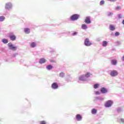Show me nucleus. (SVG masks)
<instances>
[{
    "mask_svg": "<svg viewBox=\"0 0 124 124\" xmlns=\"http://www.w3.org/2000/svg\"><path fill=\"white\" fill-rule=\"evenodd\" d=\"M79 18H80V15L75 14L70 17V20L74 22V21H77V20H78Z\"/></svg>",
    "mask_w": 124,
    "mask_h": 124,
    "instance_id": "obj_1",
    "label": "nucleus"
},
{
    "mask_svg": "<svg viewBox=\"0 0 124 124\" xmlns=\"http://www.w3.org/2000/svg\"><path fill=\"white\" fill-rule=\"evenodd\" d=\"M8 47L9 50H12V51H16L18 48L17 46L12 44L11 43H9L8 44Z\"/></svg>",
    "mask_w": 124,
    "mask_h": 124,
    "instance_id": "obj_2",
    "label": "nucleus"
},
{
    "mask_svg": "<svg viewBox=\"0 0 124 124\" xmlns=\"http://www.w3.org/2000/svg\"><path fill=\"white\" fill-rule=\"evenodd\" d=\"M109 75L111 77H116L119 75V72L116 70H111L109 73Z\"/></svg>",
    "mask_w": 124,
    "mask_h": 124,
    "instance_id": "obj_3",
    "label": "nucleus"
},
{
    "mask_svg": "<svg viewBox=\"0 0 124 124\" xmlns=\"http://www.w3.org/2000/svg\"><path fill=\"white\" fill-rule=\"evenodd\" d=\"M13 5L11 2H7L5 5V9L6 10H10V9H12Z\"/></svg>",
    "mask_w": 124,
    "mask_h": 124,
    "instance_id": "obj_4",
    "label": "nucleus"
},
{
    "mask_svg": "<svg viewBox=\"0 0 124 124\" xmlns=\"http://www.w3.org/2000/svg\"><path fill=\"white\" fill-rule=\"evenodd\" d=\"M112 104H113V101L109 100L106 102L105 106L106 108H109V107H111V106H112Z\"/></svg>",
    "mask_w": 124,
    "mask_h": 124,
    "instance_id": "obj_5",
    "label": "nucleus"
},
{
    "mask_svg": "<svg viewBox=\"0 0 124 124\" xmlns=\"http://www.w3.org/2000/svg\"><path fill=\"white\" fill-rule=\"evenodd\" d=\"M84 45L85 46H87V47H89V46H91L92 45V43L90 42V40L89 38H86L84 40Z\"/></svg>",
    "mask_w": 124,
    "mask_h": 124,
    "instance_id": "obj_6",
    "label": "nucleus"
},
{
    "mask_svg": "<svg viewBox=\"0 0 124 124\" xmlns=\"http://www.w3.org/2000/svg\"><path fill=\"white\" fill-rule=\"evenodd\" d=\"M51 89L52 90H58L59 89V84L57 82H53L51 84Z\"/></svg>",
    "mask_w": 124,
    "mask_h": 124,
    "instance_id": "obj_7",
    "label": "nucleus"
},
{
    "mask_svg": "<svg viewBox=\"0 0 124 124\" xmlns=\"http://www.w3.org/2000/svg\"><path fill=\"white\" fill-rule=\"evenodd\" d=\"M78 80H79V81H82L83 82H88L87 79L85 77V75L80 76L78 78Z\"/></svg>",
    "mask_w": 124,
    "mask_h": 124,
    "instance_id": "obj_8",
    "label": "nucleus"
},
{
    "mask_svg": "<svg viewBox=\"0 0 124 124\" xmlns=\"http://www.w3.org/2000/svg\"><path fill=\"white\" fill-rule=\"evenodd\" d=\"M76 119L78 122H80V121H82L83 120V117H82V115L79 114H78L76 116Z\"/></svg>",
    "mask_w": 124,
    "mask_h": 124,
    "instance_id": "obj_9",
    "label": "nucleus"
},
{
    "mask_svg": "<svg viewBox=\"0 0 124 124\" xmlns=\"http://www.w3.org/2000/svg\"><path fill=\"white\" fill-rule=\"evenodd\" d=\"M100 91V93H101L103 94L107 93H108V90H107L105 87L101 88Z\"/></svg>",
    "mask_w": 124,
    "mask_h": 124,
    "instance_id": "obj_10",
    "label": "nucleus"
},
{
    "mask_svg": "<svg viewBox=\"0 0 124 124\" xmlns=\"http://www.w3.org/2000/svg\"><path fill=\"white\" fill-rule=\"evenodd\" d=\"M9 37L12 41H15V40H16V36L14 34H11V33L9 34Z\"/></svg>",
    "mask_w": 124,
    "mask_h": 124,
    "instance_id": "obj_11",
    "label": "nucleus"
},
{
    "mask_svg": "<svg viewBox=\"0 0 124 124\" xmlns=\"http://www.w3.org/2000/svg\"><path fill=\"white\" fill-rule=\"evenodd\" d=\"M104 98L101 97H95L93 101H103Z\"/></svg>",
    "mask_w": 124,
    "mask_h": 124,
    "instance_id": "obj_12",
    "label": "nucleus"
},
{
    "mask_svg": "<svg viewBox=\"0 0 124 124\" xmlns=\"http://www.w3.org/2000/svg\"><path fill=\"white\" fill-rule=\"evenodd\" d=\"M84 22L86 24H91V23H92V21H91V17L87 16Z\"/></svg>",
    "mask_w": 124,
    "mask_h": 124,
    "instance_id": "obj_13",
    "label": "nucleus"
},
{
    "mask_svg": "<svg viewBox=\"0 0 124 124\" xmlns=\"http://www.w3.org/2000/svg\"><path fill=\"white\" fill-rule=\"evenodd\" d=\"M65 81L67 82V83H68V82H71V81H72V77H71L70 75H68L67 77L65 78Z\"/></svg>",
    "mask_w": 124,
    "mask_h": 124,
    "instance_id": "obj_14",
    "label": "nucleus"
},
{
    "mask_svg": "<svg viewBox=\"0 0 124 124\" xmlns=\"http://www.w3.org/2000/svg\"><path fill=\"white\" fill-rule=\"evenodd\" d=\"M39 62L41 64H42V63H45V62H46V59L44 58H41L39 60Z\"/></svg>",
    "mask_w": 124,
    "mask_h": 124,
    "instance_id": "obj_15",
    "label": "nucleus"
},
{
    "mask_svg": "<svg viewBox=\"0 0 124 124\" xmlns=\"http://www.w3.org/2000/svg\"><path fill=\"white\" fill-rule=\"evenodd\" d=\"M109 29L110 31H115V30H116V28L113 25H110L109 26Z\"/></svg>",
    "mask_w": 124,
    "mask_h": 124,
    "instance_id": "obj_16",
    "label": "nucleus"
},
{
    "mask_svg": "<svg viewBox=\"0 0 124 124\" xmlns=\"http://www.w3.org/2000/svg\"><path fill=\"white\" fill-rule=\"evenodd\" d=\"M24 32L27 34H29L31 32V29L28 28H24Z\"/></svg>",
    "mask_w": 124,
    "mask_h": 124,
    "instance_id": "obj_17",
    "label": "nucleus"
},
{
    "mask_svg": "<svg viewBox=\"0 0 124 124\" xmlns=\"http://www.w3.org/2000/svg\"><path fill=\"white\" fill-rule=\"evenodd\" d=\"M92 115H95L97 113V109L95 108H93L91 110Z\"/></svg>",
    "mask_w": 124,
    "mask_h": 124,
    "instance_id": "obj_18",
    "label": "nucleus"
},
{
    "mask_svg": "<svg viewBox=\"0 0 124 124\" xmlns=\"http://www.w3.org/2000/svg\"><path fill=\"white\" fill-rule=\"evenodd\" d=\"M30 46L31 48H34L36 47V43L34 42H33L30 44Z\"/></svg>",
    "mask_w": 124,
    "mask_h": 124,
    "instance_id": "obj_19",
    "label": "nucleus"
},
{
    "mask_svg": "<svg viewBox=\"0 0 124 124\" xmlns=\"http://www.w3.org/2000/svg\"><path fill=\"white\" fill-rule=\"evenodd\" d=\"M92 75V74L91 73L88 72L85 75H84V76L85 77L86 80L88 81V78Z\"/></svg>",
    "mask_w": 124,
    "mask_h": 124,
    "instance_id": "obj_20",
    "label": "nucleus"
},
{
    "mask_svg": "<svg viewBox=\"0 0 124 124\" xmlns=\"http://www.w3.org/2000/svg\"><path fill=\"white\" fill-rule=\"evenodd\" d=\"M65 76V73H63V72H62L59 74V77L61 78H64Z\"/></svg>",
    "mask_w": 124,
    "mask_h": 124,
    "instance_id": "obj_21",
    "label": "nucleus"
},
{
    "mask_svg": "<svg viewBox=\"0 0 124 124\" xmlns=\"http://www.w3.org/2000/svg\"><path fill=\"white\" fill-rule=\"evenodd\" d=\"M46 68L47 70H51V69H53V65L51 64L47 65Z\"/></svg>",
    "mask_w": 124,
    "mask_h": 124,
    "instance_id": "obj_22",
    "label": "nucleus"
},
{
    "mask_svg": "<svg viewBox=\"0 0 124 124\" xmlns=\"http://www.w3.org/2000/svg\"><path fill=\"white\" fill-rule=\"evenodd\" d=\"M111 64H112V65H117V60H111Z\"/></svg>",
    "mask_w": 124,
    "mask_h": 124,
    "instance_id": "obj_23",
    "label": "nucleus"
},
{
    "mask_svg": "<svg viewBox=\"0 0 124 124\" xmlns=\"http://www.w3.org/2000/svg\"><path fill=\"white\" fill-rule=\"evenodd\" d=\"M117 122H118V123H120V124H124V118H120V119H117Z\"/></svg>",
    "mask_w": 124,
    "mask_h": 124,
    "instance_id": "obj_24",
    "label": "nucleus"
},
{
    "mask_svg": "<svg viewBox=\"0 0 124 124\" xmlns=\"http://www.w3.org/2000/svg\"><path fill=\"white\" fill-rule=\"evenodd\" d=\"M100 86V84H99V83H96L93 85V88L94 89H98Z\"/></svg>",
    "mask_w": 124,
    "mask_h": 124,
    "instance_id": "obj_25",
    "label": "nucleus"
},
{
    "mask_svg": "<svg viewBox=\"0 0 124 124\" xmlns=\"http://www.w3.org/2000/svg\"><path fill=\"white\" fill-rule=\"evenodd\" d=\"M107 44H108V42H107L106 41H104L102 42V46L106 47V46H107Z\"/></svg>",
    "mask_w": 124,
    "mask_h": 124,
    "instance_id": "obj_26",
    "label": "nucleus"
},
{
    "mask_svg": "<svg viewBox=\"0 0 124 124\" xmlns=\"http://www.w3.org/2000/svg\"><path fill=\"white\" fill-rule=\"evenodd\" d=\"M2 43H4V44H7L8 43V40L7 39L4 38L2 40Z\"/></svg>",
    "mask_w": 124,
    "mask_h": 124,
    "instance_id": "obj_27",
    "label": "nucleus"
},
{
    "mask_svg": "<svg viewBox=\"0 0 124 124\" xmlns=\"http://www.w3.org/2000/svg\"><path fill=\"white\" fill-rule=\"evenodd\" d=\"M81 29H82V30H87V29H88V26L86 24H82L81 26Z\"/></svg>",
    "mask_w": 124,
    "mask_h": 124,
    "instance_id": "obj_28",
    "label": "nucleus"
},
{
    "mask_svg": "<svg viewBox=\"0 0 124 124\" xmlns=\"http://www.w3.org/2000/svg\"><path fill=\"white\" fill-rule=\"evenodd\" d=\"M5 20V17L4 16H0V22H3Z\"/></svg>",
    "mask_w": 124,
    "mask_h": 124,
    "instance_id": "obj_29",
    "label": "nucleus"
},
{
    "mask_svg": "<svg viewBox=\"0 0 124 124\" xmlns=\"http://www.w3.org/2000/svg\"><path fill=\"white\" fill-rule=\"evenodd\" d=\"M121 9H122V7L120 6L115 7V10H117V11H119V10H121Z\"/></svg>",
    "mask_w": 124,
    "mask_h": 124,
    "instance_id": "obj_30",
    "label": "nucleus"
},
{
    "mask_svg": "<svg viewBox=\"0 0 124 124\" xmlns=\"http://www.w3.org/2000/svg\"><path fill=\"white\" fill-rule=\"evenodd\" d=\"M78 34V32H77V31H74V32H73L72 33V35L73 36H75L77 35Z\"/></svg>",
    "mask_w": 124,
    "mask_h": 124,
    "instance_id": "obj_31",
    "label": "nucleus"
},
{
    "mask_svg": "<svg viewBox=\"0 0 124 124\" xmlns=\"http://www.w3.org/2000/svg\"><path fill=\"white\" fill-rule=\"evenodd\" d=\"M104 3H105V1L103 0H102L100 1L99 4L100 5H103V4H104Z\"/></svg>",
    "mask_w": 124,
    "mask_h": 124,
    "instance_id": "obj_32",
    "label": "nucleus"
},
{
    "mask_svg": "<svg viewBox=\"0 0 124 124\" xmlns=\"http://www.w3.org/2000/svg\"><path fill=\"white\" fill-rule=\"evenodd\" d=\"M117 111L118 112V113H119L120 112H122V111H123V109L122 108H119L117 109Z\"/></svg>",
    "mask_w": 124,
    "mask_h": 124,
    "instance_id": "obj_33",
    "label": "nucleus"
},
{
    "mask_svg": "<svg viewBox=\"0 0 124 124\" xmlns=\"http://www.w3.org/2000/svg\"><path fill=\"white\" fill-rule=\"evenodd\" d=\"M117 16L119 19H122V18H123V16L122 15V14H118Z\"/></svg>",
    "mask_w": 124,
    "mask_h": 124,
    "instance_id": "obj_34",
    "label": "nucleus"
},
{
    "mask_svg": "<svg viewBox=\"0 0 124 124\" xmlns=\"http://www.w3.org/2000/svg\"><path fill=\"white\" fill-rule=\"evenodd\" d=\"M112 15H113V13L112 12L108 13V17H110V16H112Z\"/></svg>",
    "mask_w": 124,
    "mask_h": 124,
    "instance_id": "obj_35",
    "label": "nucleus"
},
{
    "mask_svg": "<svg viewBox=\"0 0 124 124\" xmlns=\"http://www.w3.org/2000/svg\"><path fill=\"white\" fill-rule=\"evenodd\" d=\"M115 43L117 46H118V45H121V44H122V43L120 41H117Z\"/></svg>",
    "mask_w": 124,
    "mask_h": 124,
    "instance_id": "obj_36",
    "label": "nucleus"
},
{
    "mask_svg": "<svg viewBox=\"0 0 124 124\" xmlns=\"http://www.w3.org/2000/svg\"><path fill=\"white\" fill-rule=\"evenodd\" d=\"M40 124H46V121H40Z\"/></svg>",
    "mask_w": 124,
    "mask_h": 124,
    "instance_id": "obj_37",
    "label": "nucleus"
},
{
    "mask_svg": "<svg viewBox=\"0 0 124 124\" xmlns=\"http://www.w3.org/2000/svg\"><path fill=\"white\" fill-rule=\"evenodd\" d=\"M120 35V32H116L115 33V36H119Z\"/></svg>",
    "mask_w": 124,
    "mask_h": 124,
    "instance_id": "obj_38",
    "label": "nucleus"
},
{
    "mask_svg": "<svg viewBox=\"0 0 124 124\" xmlns=\"http://www.w3.org/2000/svg\"><path fill=\"white\" fill-rule=\"evenodd\" d=\"M95 93L97 95H98L100 94V92H99V91H95Z\"/></svg>",
    "mask_w": 124,
    "mask_h": 124,
    "instance_id": "obj_39",
    "label": "nucleus"
},
{
    "mask_svg": "<svg viewBox=\"0 0 124 124\" xmlns=\"http://www.w3.org/2000/svg\"><path fill=\"white\" fill-rule=\"evenodd\" d=\"M17 55H18V53H15L13 54V57H15Z\"/></svg>",
    "mask_w": 124,
    "mask_h": 124,
    "instance_id": "obj_40",
    "label": "nucleus"
},
{
    "mask_svg": "<svg viewBox=\"0 0 124 124\" xmlns=\"http://www.w3.org/2000/svg\"><path fill=\"white\" fill-rule=\"evenodd\" d=\"M122 62H124V55L122 57Z\"/></svg>",
    "mask_w": 124,
    "mask_h": 124,
    "instance_id": "obj_41",
    "label": "nucleus"
},
{
    "mask_svg": "<svg viewBox=\"0 0 124 124\" xmlns=\"http://www.w3.org/2000/svg\"><path fill=\"white\" fill-rule=\"evenodd\" d=\"M109 0V1L114 2V1H116L117 0Z\"/></svg>",
    "mask_w": 124,
    "mask_h": 124,
    "instance_id": "obj_42",
    "label": "nucleus"
},
{
    "mask_svg": "<svg viewBox=\"0 0 124 124\" xmlns=\"http://www.w3.org/2000/svg\"><path fill=\"white\" fill-rule=\"evenodd\" d=\"M122 24L124 25V19L122 21Z\"/></svg>",
    "mask_w": 124,
    "mask_h": 124,
    "instance_id": "obj_43",
    "label": "nucleus"
},
{
    "mask_svg": "<svg viewBox=\"0 0 124 124\" xmlns=\"http://www.w3.org/2000/svg\"><path fill=\"white\" fill-rule=\"evenodd\" d=\"M111 35H113V34L112 33L111 34Z\"/></svg>",
    "mask_w": 124,
    "mask_h": 124,
    "instance_id": "obj_44",
    "label": "nucleus"
}]
</instances>
